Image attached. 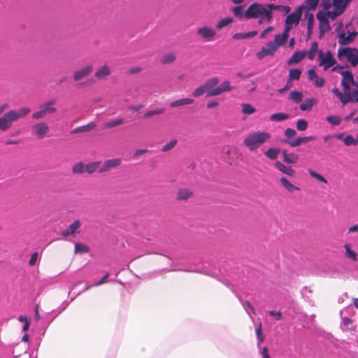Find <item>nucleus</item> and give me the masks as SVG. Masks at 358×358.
I'll list each match as a JSON object with an SVG mask.
<instances>
[{
    "label": "nucleus",
    "instance_id": "f257e3e1",
    "mask_svg": "<svg viewBox=\"0 0 358 358\" xmlns=\"http://www.w3.org/2000/svg\"><path fill=\"white\" fill-rule=\"evenodd\" d=\"M245 18L256 19L260 18L259 24L263 23L264 21L270 22L273 18V13H270L267 5L258 3H253L248 6L245 11Z\"/></svg>",
    "mask_w": 358,
    "mask_h": 358
},
{
    "label": "nucleus",
    "instance_id": "f03ea898",
    "mask_svg": "<svg viewBox=\"0 0 358 358\" xmlns=\"http://www.w3.org/2000/svg\"><path fill=\"white\" fill-rule=\"evenodd\" d=\"M271 138V134L266 131H256L248 134L244 138L243 143L250 150L254 151Z\"/></svg>",
    "mask_w": 358,
    "mask_h": 358
},
{
    "label": "nucleus",
    "instance_id": "7ed1b4c3",
    "mask_svg": "<svg viewBox=\"0 0 358 358\" xmlns=\"http://www.w3.org/2000/svg\"><path fill=\"white\" fill-rule=\"evenodd\" d=\"M50 132V127L47 122L40 121L31 126V134L38 139H43Z\"/></svg>",
    "mask_w": 358,
    "mask_h": 358
},
{
    "label": "nucleus",
    "instance_id": "20e7f679",
    "mask_svg": "<svg viewBox=\"0 0 358 358\" xmlns=\"http://www.w3.org/2000/svg\"><path fill=\"white\" fill-rule=\"evenodd\" d=\"M317 52L320 66H322L324 71L332 67L336 63V60L330 50L327 51L325 53L322 50H319Z\"/></svg>",
    "mask_w": 358,
    "mask_h": 358
},
{
    "label": "nucleus",
    "instance_id": "39448f33",
    "mask_svg": "<svg viewBox=\"0 0 358 358\" xmlns=\"http://www.w3.org/2000/svg\"><path fill=\"white\" fill-rule=\"evenodd\" d=\"M346 57L352 66H355L358 64V50L355 48H344L338 49V57Z\"/></svg>",
    "mask_w": 358,
    "mask_h": 358
},
{
    "label": "nucleus",
    "instance_id": "423d86ee",
    "mask_svg": "<svg viewBox=\"0 0 358 358\" xmlns=\"http://www.w3.org/2000/svg\"><path fill=\"white\" fill-rule=\"evenodd\" d=\"M303 6L299 7L294 13L288 15L285 20V30L289 31L292 29V25L298 24L302 15Z\"/></svg>",
    "mask_w": 358,
    "mask_h": 358
},
{
    "label": "nucleus",
    "instance_id": "0eeeda50",
    "mask_svg": "<svg viewBox=\"0 0 358 358\" xmlns=\"http://www.w3.org/2000/svg\"><path fill=\"white\" fill-rule=\"evenodd\" d=\"M338 72L343 76L341 84L343 87L344 92H349L350 90V86H354V84H355V80H354L352 73L349 71H341Z\"/></svg>",
    "mask_w": 358,
    "mask_h": 358
},
{
    "label": "nucleus",
    "instance_id": "6e6552de",
    "mask_svg": "<svg viewBox=\"0 0 358 358\" xmlns=\"http://www.w3.org/2000/svg\"><path fill=\"white\" fill-rule=\"evenodd\" d=\"M122 164V159L113 158L105 160L101 167L99 169V173H103L110 171L113 169H115Z\"/></svg>",
    "mask_w": 358,
    "mask_h": 358
},
{
    "label": "nucleus",
    "instance_id": "1a4fd4ad",
    "mask_svg": "<svg viewBox=\"0 0 358 358\" xmlns=\"http://www.w3.org/2000/svg\"><path fill=\"white\" fill-rule=\"evenodd\" d=\"M197 34L203 39L208 41H213L216 35L214 29L208 27H202L197 29Z\"/></svg>",
    "mask_w": 358,
    "mask_h": 358
},
{
    "label": "nucleus",
    "instance_id": "9d476101",
    "mask_svg": "<svg viewBox=\"0 0 358 358\" xmlns=\"http://www.w3.org/2000/svg\"><path fill=\"white\" fill-rule=\"evenodd\" d=\"M93 67L92 65H87L84 67L74 71L73 78L75 82H78L83 78L87 77L92 72Z\"/></svg>",
    "mask_w": 358,
    "mask_h": 358
},
{
    "label": "nucleus",
    "instance_id": "9b49d317",
    "mask_svg": "<svg viewBox=\"0 0 358 358\" xmlns=\"http://www.w3.org/2000/svg\"><path fill=\"white\" fill-rule=\"evenodd\" d=\"M276 50L277 45H275L272 41H270L266 44V47H263L261 50L257 52V58L262 59L267 55H273Z\"/></svg>",
    "mask_w": 358,
    "mask_h": 358
},
{
    "label": "nucleus",
    "instance_id": "f8f14e48",
    "mask_svg": "<svg viewBox=\"0 0 358 358\" xmlns=\"http://www.w3.org/2000/svg\"><path fill=\"white\" fill-rule=\"evenodd\" d=\"M231 89L230 82L229 80H224L220 85L215 87L211 91H209L207 96H217L224 92H229Z\"/></svg>",
    "mask_w": 358,
    "mask_h": 358
},
{
    "label": "nucleus",
    "instance_id": "ddd939ff",
    "mask_svg": "<svg viewBox=\"0 0 358 358\" xmlns=\"http://www.w3.org/2000/svg\"><path fill=\"white\" fill-rule=\"evenodd\" d=\"M31 113V109L29 107H22L17 110H11L8 113L13 122L17 121L20 118L24 117Z\"/></svg>",
    "mask_w": 358,
    "mask_h": 358
},
{
    "label": "nucleus",
    "instance_id": "4468645a",
    "mask_svg": "<svg viewBox=\"0 0 358 358\" xmlns=\"http://www.w3.org/2000/svg\"><path fill=\"white\" fill-rule=\"evenodd\" d=\"M111 74V69L107 64L101 66L95 73L94 77L99 80H106L108 77Z\"/></svg>",
    "mask_w": 358,
    "mask_h": 358
},
{
    "label": "nucleus",
    "instance_id": "2eb2a0df",
    "mask_svg": "<svg viewBox=\"0 0 358 358\" xmlns=\"http://www.w3.org/2000/svg\"><path fill=\"white\" fill-rule=\"evenodd\" d=\"M13 122V121L8 112L6 113L3 116L0 117V131H7L12 127Z\"/></svg>",
    "mask_w": 358,
    "mask_h": 358
},
{
    "label": "nucleus",
    "instance_id": "dca6fc26",
    "mask_svg": "<svg viewBox=\"0 0 358 358\" xmlns=\"http://www.w3.org/2000/svg\"><path fill=\"white\" fill-rule=\"evenodd\" d=\"M316 140V137L315 136H305V137H299L295 140L289 141V140H283L282 141L288 143L291 147H297L300 145L301 143H305L308 141Z\"/></svg>",
    "mask_w": 358,
    "mask_h": 358
},
{
    "label": "nucleus",
    "instance_id": "f3484780",
    "mask_svg": "<svg viewBox=\"0 0 358 358\" xmlns=\"http://www.w3.org/2000/svg\"><path fill=\"white\" fill-rule=\"evenodd\" d=\"M275 167L282 173L287 175L289 177H294L296 171L290 166H285L279 161H277L274 164Z\"/></svg>",
    "mask_w": 358,
    "mask_h": 358
},
{
    "label": "nucleus",
    "instance_id": "a211bd4d",
    "mask_svg": "<svg viewBox=\"0 0 358 358\" xmlns=\"http://www.w3.org/2000/svg\"><path fill=\"white\" fill-rule=\"evenodd\" d=\"M56 103L55 99H51L43 104L41 105L40 107L43 110L48 114H54L57 112V108L54 106Z\"/></svg>",
    "mask_w": 358,
    "mask_h": 358
},
{
    "label": "nucleus",
    "instance_id": "6ab92c4d",
    "mask_svg": "<svg viewBox=\"0 0 358 358\" xmlns=\"http://www.w3.org/2000/svg\"><path fill=\"white\" fill-rule=\"evenodd\" d=\"M356 36L357 32H350L348 36L344 33L340 34L338 36V43L343 45H348L353 41Z\"/></svg>",
    "mask_w": 358,
    "mask_h": 358
},
{
    "label": "nucleus",
    "instance_id": "aec40b11",
    "mask_svg": "<svg viewBox=\"0 0 358 358\" xmlns=\"http://www.w3.org/2000/svg\"><path fill=\"white\" fill-rule=\"evenodd\" d=\"M193 195V192L188 188H181L179 189L177 194L176 199L178 201H185L190 198Z\"/></svg>",
    "mask_w": 358,
    "mask_h": 358
},
{
    "label": "nucleus",
    "instance_id": "412c9836",
    "mask_svg": "<svg viewBox=\"0 0 358 358\" xmlns=\"http://www.w3.org/2000/svg\"><path fill=\"white\" fill-rule=\"evenodd\" d=\"M289 37V31L287 30H283L282 34H277L275 36V41L273 42L275 45H277V48L278 46L283 45L286 43Z\"/></svg>",
    "mask_w": 358,
    "mask_h": 358
},
{
    "label": "nucleus",
    "instance_id": "4be33fe9",
    "mask_svg": "<svg viewBox=\"0 0 358 358\" xmlns=\"http://www.w3.org/2000/svg\"><path fill=\"white\" fill-rule=\"evenodd\" d=\"M306 55L305 51H296L292 56L288 59L287 64L292 65L300 62Z\"/></svg>",
    "mask_w": 358,
    "mask_h": 358
},
{
    "label": "nucleus",
    "instance_id": "5701e85b",
    "mask_svg": "<svg viewBox=\"0 0 358 358\" xmlns=\"http://www.w3.org/2000/svg\"><path fill=\"white\" fill-rule=\"evenodd\" d=\"M280 182L281 185L290 193L294 191H300L299 187L292 184L285 177L280 178Z\"/></svg>",
    "mask_w": 358,
    "mask_h": 358
},
{
    "label": "nucleus",
    "instance_id": "b1692460",
    "mask_svg": "<svg viewBox=\"0 0 358 358\" xmlns=\"http://www.w3.org/2000/svg\"><path fill=\"white\" fill-rule=\"evenodd\" d=\"M194 102V100L191 98H183L172 101L170 103L171 108H177L185 105H191Z\"/></svg>",
    "mask_w": 358,
    "mask_h": 358
},
{
    "label": "nucleus",
    "instance_id": "393cba45",
    "mask_svg": "<svg viewBox=\"0 0 358 358\" xmlns=\"http://www.w3.org/2000/svg\"><path fill=\"white\" fill-rule=\"evenodd\" d=\"M96 124L94 122H91L85 125L76 127V129L72 130L71 134H73L77 133L87 132L94 129L96 127Z\"/></svg>",
    "mask_w": 358,
    "mask_h": 358
},
{
    "label": "nucleus",
    "instance_id": "a878e982",
    "mask_svg": "<svg viewBox=\"0 0 358 358\" xmlns=\"http://www.w3.org/2000/svg\"><path fill=\"white\" fill-rule=\"evenodd\" d=\"M282 154L283 155V161L287 164H295L298 162L299 157L294 154H288L286 150H282Z\"/></svg>",
    "mask_w": 358,
    "mask_h": 358
},
{
    "label": "nucleus",
    "instance_id": "bb28decb",
    "mask_svg": "<svg viewBox=\"0 0 358 358\" xmlns=\"http://www.w3.org/2000/svg\"><path fill=\"white\" fill-rule=\"evenodd\" d=\"M101 162H92L85 164V171L88 174H92L101 167Z\"/></svg>",
    "mask_w": 358,
    "mask_h": 358
},
{
    "label": "nucleus",
    "instance_id": "cd10ccee",
    "mask_svg": "<svg viewBox=\"0 0 358 358\" xmlns=\"http://www.w3.org/2000/svg\"><path fill=\"white\" fill-rule=\"evenodd\" d=\"M73 174H83L85 172V164L83 162L74 164L71 168Z\"/></svg>",
    "mask_w": 358,
    "mask_h": 358
},
{
    "label": "nucleus",
    "instance_id": "c85d7f7f",
    "mask_svg": "<svg viewBox=\"0 0 358 358\" xmlns=\"http://www.w3.org/2000/svg\"><path fill=\"white\" fill-rule=\"evenodd\" d=\"M317 103L315 99H306L303 103L300 105V109L303 111L310 110L313 105Z\"/></svg>",
    "mask_w": 358,
    "mask_h": 358
},
{
    "label": "nucleus",
    "instance_id": "c756f323",
    "mask_svg": "<svg viewBox=\"0 0 358 358\" xmlns=\"http://www.w3.org/2000/svg\"><path fill=\"white\" fill-rule=\"evenodd\" d=\"M280 152V150L277 148H269L266 152H264V155L270 159L274 160L276 159L278 155Z\"/></svg>",
    "mask_w": 358,
    "mask_h": 358
},
{
    "label": "nucleus",
    "instance_id": "7c9ffc66",
    "mask_svg": "<svg viewBox=\"0 0 358 358\" xmlns=\"http://www.w3.org/2000/svg\"><path fill=\"white\" fill-rule=\"evenodd\" d=\"M219 83V79L217 77H212L208 79L204 83V86L207 89V90L211 91L213 87H215Z\"/></svg>",
    "mask_w": 358,
    "mask_h": 358
},
{
    "label": "nucleus",
    "instance_id": "2f4dec72",
    "mask_svg": "<svg viewBox=\"0 0 358 358\" xmlns=\"http://www.w3.org/2000/svg\"><path fill=\"white\" fill-rule=\"evenodd\" d=\"M123 123H124V120L122 118L118 117V118L113 119L110 121L106 122L104 124V127L105 128H113V127H115L117 126H120V125L123 124Z\"/></svg>",
    "mask_w": 358,
    "mask_h": 358
},
{
    "label": "nucleus",
    "instance_id": "473e14b6",
    "mask_svg": "<svg viewBox=\"0 0 358 358\" xmlns=\"http://www.w3.org/2000/svg\"><path fill=\"white\" fill-rule=\"evenodd\" d=\"M176 57L173 53H167L162 56L161 63L163 64H171L175 62Z\"/></svg>",
    "mask_w": 358,
    "mask_h": 358
},
{
    "label": "nucleus",
    "instance_id": "72a5a7b5",
    "mask_svg": "<svg viewBox=\"0 0 358 358\" xmlns=\"http://www.w3.org/2000/svg\"><path fill=\"white\" fill-rule=\"evenodd\" d=\"M289 118V115L284 113H278L271 115L269 117L271 121L280 122Z\"/></svg>",
    "mask_w": 358,
    "mask_h": 358
},
{
    "label": "nucleus",
    "instance_id": "f704fd0d",
    "mask_svg": "<svg viewBox=\"0 0 358 358\" xmlns=\"http://www.w3.org/2000/svg\"><path fill=\"white\" fill-rule=\"evenodd\" d=\"M345 93L342 94L341 96H340L338 99H340L341 102L345 105L348 103L350 101H353V95L352 92H350V90L348 92H344Z\"/></svg>",
    "mask_w": 358,
    "mask_h": 358
},
{
    "label": "nucleus",
    "instance_id": "c9c22d12",
    "mask_svg": "<svg viewBox=\"0 0 358 358\" xmlns=\"http://www.w3.org/2000/svg\"><path fill=\"white\" fill-rule=\"evenodd\" d=\"M80 227L81 222L79 220H76L69 226L68 229L70 231V234L74 236L75 234L79 233L78 230Z\"/></svg>",
    "mask_w": 358,
    "mask_h": 358
},
{
    "label": "nucleus",
    "instance_id": "e433bc0d",
    "mask_svg": "<svg viewBox=\"0 0 358 358\" xmlns=\"http://www.w3.org/2000/svg\"><path fill=\"white\" fill-rule=\"evenodd\" d=\"M343 143L345 145L350 146V145H358V136L355 138L352 135H347L343 138Z\"/></svg>",
    "mask_w": 358,
    "mask_h": 358
},
{
    "label": "nucleus",
    "instance_id": "4c0bfd02",
    "mask_svg": "<svg viewBox=\"0 0 358 358\" xmlns=\"http://www.w3.org/2000/svg\"><path fill=\"white\" fill-rule=\"evenodd\" d=\"M177 143V139H172L162 147L161 151L163 152H169L173 148H174L176 146Z\"/></svg>",
    "mask_w": 358,
    "mask_h": 358
},
{
    "label": "nucleus",
    "instance_id": "58836bf2",
    "mask_svg": "<svg viewBox=\"0 0 358 358\" xmlns=\"http://www.w3.org/2000/svg\"><path fill=\"white\" fill-rule=\"evenodd\" d=\"M90 251V248L85 243H76L75 244V253H87Z\"/></svg>",
    "mask_w": 358,
    "mask_h": 358
},
{
    "label": "nucleus",
    "instance_id": "ea45409f",
    "mask_svg": "<svg viewBox=\"0 0 358 358\" xmlns=\"http://www.w3.org/2000/svg\"><path fill=\"white\" fill-rule=\"evenodd\" d=\"M333 5L335 7L336 10L338 11L340 13H343L345 7V2L343 0H333Z\"/></svg>",
    "mask_w": 358,
    "mask_h": 358
},
{
    "label": "nucleus",
    "instance_id": "a19ab883",
    "mask_svg": "<svg viewBox=\"0 0 358 358\" xmlns=\"http://www.w3.org/2000/svg\"><path fill=\"white\" fill-rule=\"evenodd\" d=\"M345 250V255L346 257L352 259L353 261L357 260V253L351 250V246L350 244H345L344 245Z\"/></svg>",
    "mask_w": 358,
    "mask_h": 358
},
{
    "label": "nucleus",
    "instance_id": "79ce46f5",
    "mask_svg": "<svg viewBox=\"0 0 358 358\" xmlns=\"http://www.w3.org/2000/svg\"><path fill=\"white\" fill-rule=\"evenodd\" d=\"M307 24H308V36L309 37L312 34V30L314 24V16L312 13H306Z\"/></svg>",
    "mask_w": 358,
    "mask_h": 358
},
{
    "label": "nucleus",
    "instance_id": "37998d69",
    "mask_svg": "<svg viewBox=\"0 0 358 358\" xmlns=\"http://www.w3.org/2000/svg\"><path fill=\"white\" fill-rule=\"evenodd\" d=\"M301 71L299 69H292L289 70V80H298L300 78Z\"/></svg>",
    "mask_w": 358,
    "mask_h": 358
},
{
    "label": "nucleus",
    "instance_id": "c03bdc74",
    "mask_svg": "<svg viewBox=\"0 0 358 358\" xmlns=\"http://www.w3.org/2000/svg\"><path fill=\"white\" fill-rule=\"evenodd\" d=\"M47 114L39 107V110L33 113L31 118L34 120H43L46 117Z\"/></svg>",
    "mask_w": 358,
    "mask_h": 358
},
{
    "label": "nucleus",
    "instance_id": "a18cd8bd",
    "mask_svg": "<svg viewBox=\"0 0 358 358\" xmlns=\"http://www.w3.org/2000/svg\"><path fill=\"white\" fill-rule=\"evenodd\" d=\"M233 22V18L231 17H226L220 20L216 24V28L217 29H222V28L227 27L229 24Z\"/></svg>",
    "mask_w": 358,
    "mask_h": 358
},
{
    "label": "nucleus",
    "instance_id": "49530a36",
    "mask_svg": "<svg viewBox=\"0 0 358 358\" xmlns=\"http://www.w3.org/2000/svg\"><path fill=\"white\" fill-rule=\"evenodd\" d=\"M242 112L247 115H251L256 111V109L250 103L241 104Z\"/></svg>",
    "mask_w": 358,
    "mask_h": 358
},
{
    "label": "nucleus",
    "instance_id": "de8ad7c7",
    "mask_svg": "<svg viewBox=\"0 0 358 358\" xmlns=\"http://www.w3.org/2000/svg\"><path fill=\"white\" fill-rule=\"evenodd\" d=\"M317 43L313 42L308 52V57L310 60H313L315 58V54L317 52Z\"/></svg>",
    "mask_w": 358,
    "mask_h": 358
},
{
    "label": "nucleus",
    "instance_id": "09e8293b",
    "mask_svg": "<svg viewBox=\"0 0 358 358\" xmlns=\"http://www.w3.org/2000/svg\"><path fill=\"white\" fill-rule=\"evenodd\" d=\"M206 92H207L208 94V91L203 84L202 85L199 86V87L194 90V91L192 92V96L194 97H199Z\"/></svg>",
    "mask_w": 358,
    "mask_h": 358
},
{
    "label": "nucleus",
    "instance_id": "8fccbe9b",
    "mask_svg": "<svg viewBox=\"0 0 358 358\" xmlns=\"http://www.w3.org/2000/svg\"><path fill=\"white\" fill-rule=\"evenodd\" d=\"M327 121L334 125V126H338L341 124V119L340 117L338 116H336V115H330V116H328L326 118Z\"/></svg>",
    "mask_w": 358,
    "mask_h": 358
},
{
    "label": "nucleus",
    "instance_id": "3c124183",
    "mask_svg": "<svg viewBox=\"0 0 358 358\" xmlns=\"http://www.w3.org/2000/svg\"><path fill=\"white\" fill-rule=\"evenodd\" d=\"M164 113V110L163 108H157L155 110L147 111L146 113H144L143 117L145 118H148L153 115L163 114Z\"/></svg>",
    "mask_w": 358,
    "mask_h": 358
},
{
    "label": "nucleus",
    "instance_id": "603ef678",
    "mask_svg": "<svg viewBox=\"0 0 358 358\" xmlns=\"http://www.w3.org/2000/svg\"><path fill=\"white\" fill-rule=\"evenodd\" d=\"M308 173L311 176V177L317 179L320 182H322L324 183H327V179L324 177H323L322 175H320V173L315 172V171H313L312 169H308Z\"/></svg>",
    "mask_w": 358,
    "mask_h": 358
},
{
    "label": "nucleus",
    "instance_id": "864d4df0",
    "mask_svg": "<svg viewBox=\"0 0 358 358\" xmlns=\"http://www.w3.org/2000/svg\"><path fill=\"white\" fill-rule=\"evenodd\" d=\"M303 95L301 92L297 91H292L290 93L289 99L296 103H299L302 101Z\"/></svg>",
    "mask_w": 358,
    "mask_h": 358
},
{
    "label": "nucleus",
    "instance_id": "5fc2aeb1",
    "mask_svg": "<svg viewBox=\"0 0 358 358\" xmlns=\"http://www.w3.org/2000/svg\"><path fill=\"white\" fill-rule=\"evenodd\" d=\"M318 2L319 0H306L305 8L308 10H315L318 4Z\"/></svg>",
    "mask_w": 358,
    "mask_h": 358
},
{
    "label": "nucleus",
    "instance_id": "6e6d98bb",
    "mask_svg": "<svg viewBox=\"0 0 358 358\" xmlns=\"http://www.w3.org/2000/svg\"><path fill=\"white\" fill-rule=\"evenodd\" d=\"M317 17L318 19V20L321 22V24H320V29H322V26L324 24V25H326L327 27V29H330V27H329V21L328 20L324 17V16H322L320 13H318L317 14ZM321 32H322V30H320Z\"/></svg>",
    "mask_w": 358,
    "mask_h": 358
},
{
    "label": "nucleus",
    "instance_id": "4d7b16f0",
    "mask_svg": "<svg viewBox=\"0 0 358 358\" xmlns=\"http://www.w3.org/2000/svg\"><path fill=\"white\" fill-rule=\"evenodd\" d=\"M308 127V122L303 119H300L296 122V129L299 131H305Z\"/></svg>",
    "mask_w": 358,
    "mask_h": 358
},
{
    "label": "nucleus",
    "instance_id": "13d9d810",
    "mask_svg": "<svg viewBox=\"0 0 358 358\" xmlns=\"http://www.w3.org/2000/svg\"><path fill=\"white\" fill-rule=\"evenodd\" d=\"M232 12L236 17H238L239 18L245 17V12H242L241 6L234 7L232 9Z\"/></svg>",
    "mask_w": 358,
    "mask_h": 358
},
{
    "label": "nucleus",
    "instance_id": "bf43d9fd",
    "mask_svg": "<svg viewBox=\"0 0 358 358\" xmlns=\"http://www.w3.org/2000/svg\"><path fill=\"white\" fill-rule=\"evenodd\" d=\"M256 334L259 342L262 343L264 341V337L262 334V323H259L256 329Z\"/></svg>",
    "mask_w": 358,
    "mask_h": 358
},
{
    "label": "nucleus",
    "instance_id": "052dcab7",
    "mask_svg": "<svg viewBox=\"0 0 358 358\" xmlns=\"http://www.w3.org/2000/svg\"><path fill=\"white\" fill-rule=\"evenodd\" d=\"M38 253L37 252H34L30 257V259L29 261V266H34L38 260Z\"/></svg>",
    "mask_w": 358,
    "mask_h": 358
},
{
    "label": "nucleus",
    "instance_id": "680f3d73",
    "mask_svg": "<svg viewBox=\"0 0 358 358\" xmlns=\"http://www.w3.org/2000/svg\"><path fill=\"white\" fill-rule=\"evenodd\" d=\"M285 134L288 138H290L296 136V132L294 129L287 128V129H286V130L285 131Z\"/></svg>",
    "mask_w": 358,
    "mask_h": 358
},
{
    "label": "nucleus",
    "instance_id": "e2e57ef3",
    "mask_svg": "<svg viewBox=\"0 0 358 358\" xmlns=\"http://www.w3.org/2000/svg\"><path fill=\"white\" fill-rule=\"evenodd\" d=\"M315 85L317 87H322L324 85L325 80L323 78H319L318 76L315 78Z\"/></svg>",
    "mask_w": 358,
    "mask_h": 358
},
{
    "label": "nucleus",
    "instance_id": "0e129e2a",
    "mask_svg": "<svg viewBox=\"0 0 358 358\" xmlns=\"http://www.w3.org/2000/svg\"><path fill=\"white\" fill-rule=\"evenodd\" d=\"M268 8H269L270 13H272V10H280L281 11V9L283 6L281 5H274L273 3L267 4Z\"/></svg>",
    "mask_w": 358,
    "mask_h": 358
},
{
    "label": "nucleus",
    "instance_id": "69168bd1",
    "mask_svg": "<svg viewBox=\"0 0 358 358\" xmlns=\"http://www.w3.org/2000/svg\"><path fill=\"white\" fill-rule=\"evenodd\" d=\"M308 76L310 80H315V78L317 77V73H315V71L314 69H310L308 71Z\"/></svg>",
    "mask_w": 358,
    "mask_h": 358
},
{
    "label": "nucleus",
    "instance_id": "338daca9",
    "mask_svg": "<svg viewBox=\"0 0 358 358\" xmlns=\"http://www.w3.org/2000/svg\"><path fill=\"white\" fill-rule=\"evenodd\" d=\"M341 13H340L338 11H337V10L336 11H328L327 13V15L331 18L332 20H334L335 17H336L338 15H341Z\"/></svg>",
    "mask_w": 358,
    "mask_h": 358
},
{
    "label": "nucleus",
    "instance_id": "774afa93",
    "mask_svg": "<svg viewBox=\"0 0 358 358\" xmlns=\"http://www.w3.org/2000/svg\"><path fill=\"white\" fill-rule=\"evenodd\" d=\"M262 358H271L267 347H264L262 351Z\"/></svg>",
    "mask_w": 358,
    "mask_h": 358
}]
</instances>
